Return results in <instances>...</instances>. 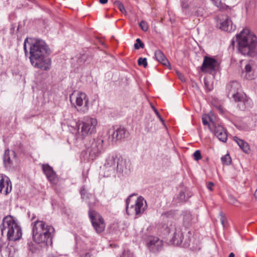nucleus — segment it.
<instances>
[{
	"label": "nucleus",
	"instance_id": "obj_1",
	"mask_svg": "<svg viewBox=\"0 0 257 257\" xmlns=\"http://www.w3.org/2000/svg\"><path fill=\"white\" fill-rule=\"evenodd\" d=\"M51 50L45 41L37 39L34 40L30 48V60L35 68L43 71H48L51 66V60L47 56Z\"/></svg>",
	"mask_w": 257,
	"mask_h": 257
},
{
	"label": "nucleus",
	"instance_id": "obj_2",
	"mask_svg": "<svg viewBox=\"0 0 257 257\" xmlns=\"http://www.w3.org/2000/svg\"><path fill=\"white\" fill-rule=\"evenodd\" d=\"M107 176L115 173L119 178L128 176L131 172V164L127 159L117 154H110L103 165Z\"/></svg>",
	"mask_w": 257,
	"mask_h": 257
},
{
	"label": "nucleus",
	"instance_id": "obj_3",
	"mask_svg": "<svg viewBox=\"0 0 257 257\" xmlns=\"http://www.w3.org/2000/svg\"><path fill=\"white\" fill-rule=\"evenodd\" d=\"M34 241L43 245L52 244L55 229L45 222L37 219L31 223Z\"/></svg>",
	"mask_w": 257,
	"mask_h": 257
},
{
	"label": "nucleus",
	"instance_id": "obj_4",
	"mask_svg": "<svg viewBox=\"0 0 257 257\" xmlns=\"http://www.w3.org/2000/svg\"><path fill=\"white\" fill-rule=\"evenodd\" d=\"M236 40L238 50L243 55L253 56L256 54V37L248 29H243L237 34Z\"/></svg>",
	"mask_w": 257,
	"mask_h": 257
},
{
	"label": "nucleus",
	"instance_id": "obj_5",
	"mask_svg": "<svg viewBox=\"0 0 257 257\" xmlns=\"http://www.w3.org/2000/svg\"><path fill=\"white\" fill-rule=\"evenodd\" d=\"M1 234L6 235L10 241L20 240L22 236L21 226L17 220L12 216L8 215L3 219L1 225Z\"/></svg>",
	"mask_w": 257,
	"mask_h": 257
},
{
	"label": "nucleus",
	"instance_id": "obj_6",
	"mask_svg": "<svg viewBox=\"0 0 257 257\" xmlns=\"http://www.w3.org/2000/svg\"><path fill=\"white\" fill-rule=\"evenodd\" d=\"M182 12L184 15L203 16L205 10L203 3L200 0H181Z\"/></svg>",
	"mask_w": 257,
	"mask_h": 257
},
{
	"label": "nucleus",
	"instance_id": "obj_7",
	"mask_svg": "<svg viewBox=\"0 0 257 257\" xmlns=\"http://www.w3.org/2000/svg\"><path fill=\"white\" fill-rule=\"evenodd\" d=\"M75 124L78 128L79 135L84 138L96 133L98 122L96 118L85 116L79 121L78 124L76 122H75Z\"/></svg>",
	"mask_w": 257,
	"mask_h": 257
},
{
	"label": "nucleus",
	"instance_id": "obj_8",
	"mask_svg": "<svg viewBox=\"0 0 257 257\" xmlns=\"http://www.w3.org/2000/svg\"><path fill=\"white\" fill-rule=\"evenodd\" d=\"M72 104L81 113H86L89 110V99L87 95L82 92H74L70 95Z\"/></svg>",
	"mask_w": 257,
	"mask_h": 257
},
{
	"label": "nucleus",
	"instance_id": "obj_9",
	"mask_svg": "<svg viewBox=\"0 0 257 257\" xmlns=\"http://www.w3.org/2000/svg\"><path fill=\"white\" fill-rule=\"evenodd\" d=\"M103 143L101 137H97L85 144L86 153H88L90 159L94 160L104 152Z\"/></svg>",
	"mask_w": 257,
	"mask_h": 257
},
{
	"label": "nucleus",
	"instance_id": "obj_10",
	"mask_svg": "<svg viewBox=\"0 0 257 257\" xmlns=\"http://www.w3.org/2000/svg\"><path fill=\"white\" fill-rule=\"evenodd\" d=\"M133 195H130L126 200V211L128 215L135 214L137 216L142 215L147 209L146 201L142 196L137 198L134 205L130 207V200Z\"/></svg>",
	"mask_w": 257,
	"mask_h": 257
},
{
	"label": "nucleus",
	"instance_id": "obj_11",
	"mask_svg": "<svg viewBox=\"0 0 257 257\" xmlns=\"http://www.w3.org/2000/svg\"><path fill=\"white\" fill-rule=\"evenodd\" d=\"M89 217L95 232L98 233L102 232L105 228L104 221L99 213L90 208L88 212Z\"/></svg>",
	"mask_w": 257,
	"mask_h": 257
},
{
	"label": "nucleus",
	"instance_id": "obj_12",
	"mask_svg": "<svg viewBox=\"0 0 257 257\" xmlns=\"http://www.w3.org/2000/svg\"><path fill=\"white\" fill-rule=\"evenodd\" d=\"M169 232L172 235L171 242L176 245H181L184 238L182 229L179 225H171L169 229Z\"/></svg>",
	"mask_w": 257,
	"mask_h": 257
},
{
	"label": "nucleus",
	"instance_id": "obj_13",
	"mask_svg": "<svg viewBox=\"0 0 257 257\" xmlns=\"http://www.w3.org/2000/svg\"><path fill=\"white\" fill-rule=\"evenodd\" d=\"M109 141L116 142L124 139L127 134L126 130L123 127H118L115 129L112 127L108 131Z\"/></svg>",
	"mask_w": 257,
	"mask_h": 257
},
{
	"label": "nucleus",
	"instance_id": "obj_14",
	"mask_svg": "<svg viewBox=\"0 0 257 257\" xmlns=\"http://www.w3.org/2000/svg\"><path fill=\"white\" fill-rule=\"evenodd\" d=\"M233 98L237 102V107L241 110L250 107L252 104L251 99L244 93L240 92Z\"/></svg>",
	"mask_w": 257,
	"mask_h": 257
},
{
	"label": "nucleus",
	"instance_id": "obj_15",
	"mask_svg": "<svg viewBox=\"0 0 257 257\" xmlns=\"http://www.w3.org/2000/svg\"><path fill=\"white\" fill-rule=\"evenodd\" d=\"M210 131L214 133L218 140L223 143H225L227 140L226 131L220 124L212 122V124H209Z\"/></svg>",
	"mask_w": 257,
	"mask_h": 257
},
{
	"label": "nucleus",
	"instance_id": "obj_16",
	"mask_svg": "<svg viewBox=\"0 0 257 257\" xmlns=\"http://www.w3.org/2000/svg\"><path fill=\"white\" fill-rule=\"evenodd\" d=\"M218 63L216 59L208 56L204 58L203 64L201 66V70L203 72L212 74L217 66Z\"/></svg>",
	"mask_w": 257,
	"mask_h": 257
},
{
	"label": "nucleus",
	"instance_id": "obj_17",
	"mask_svg": "<svg viewBox=\"0 0 257 257\" xmlns=\"http://www.w3.org/2000/svg\"><path fill=\"white\" fill-rule=\"evenodd\" d=\"M17 161V155L15 152L9 149L6 150L3 157L5 167L7 169H10L13 167L14 163Z\"/></svg>",
	"mask_w": 257,
	"mask_h": 257
},
{
	"label": "nucleus",
	"instance_id": "obj_18",
	"mask_svg": "<svg viewBox=\"0 0 257 257\" xmlns=\"http://www.w3.org/2000/svg\"><path fill=\"white\" fill-rule=\"evenodd\" d=\"M12 186L10 178L3 175H0V193L8 195L12 191Z\"/></svg>",
	"mask_w": 257,
	"mask_h": 257
},
{
	"label": "nucleus",
	"instance_id": "obj_19",
	"mask_svg": "<svg viewBox=\"0 0 257 257\" xmlns=\"http://www.w3.org/2000/svg\"><path fill=\"white\" fill-rule=\"evenodd\" d=\"M42 169L50 182L53 184H56L58 181V177L52 167L46 164L42 165Z\"/></svg>",
	"mask_w": 257,
	"mask_h": 257
},
{
	"label": "nucleus",
	"instance_id": "obj_20",
	"mask_svg": "<svg viewBox=\"0 0 257 257\" xmlns=\"http://www.w3.org/2000/svg\"><path fill=\"white\" fill-rule=\"evenodd\" d=\"M163 242L158 237L150 236L149 238L148 246L152 252H156L161 249Z\"/></svg>",
	"mask_w": 257,
	"mask_h": 257
},
{
	"label": "nucleus",
	"instance_id": "obj_21",
	"mask_svg": "<svg viewBox=\"0 0 257 257\" xmlns=\"http://www.w3.org/2000/svg\"><path fill=\"white\" fill-rule=\"evenodd\" d=\"M240 84L237 81H233L227 84L226 88L227 96L233 98L239 94L240 92H238V90L240 89Z\"/></svg>",
	"mask_w": 257,
	"mask_h": 257
},
{
	"label": "nucleus",
	"instance_id": "obj_22",
	"mask_svg": "<svg viewBox=\"0 0 257 257\" xmlns=\"http://www.w3.org/2000/svg\"><path fill=\"white\" fill-rule=\"evenodd\" d=\"M219 28L224 31L231 32L235 30V26H233L230 19L227 16L221 20L219 26Z\"/></svg>",
	"mask_w": 257,
	"mask_h": 257
},
{
	"label": "nucleus",
	"instance_id": "obj_23",
	"mask_svg": "<svg viewBox=\"0 0 257 257\" xmlns=\"http://www.w3.org/2000/svg\"><path fill=\"white\" fill-rule=\"evenodd\" d=\"M155 56L157 61L166 67L170 66V63L164 54L160 50L155 51Z\"/></svg>",
	"mask_w": 257,
	"mask_h": 257
},
{
	"label": "nucleus",
	"instance_id": "obj_24",
	"mask_svg": "<svg viewBox=\"0 0 257 257\" xmlns=\"http://www.w3.org/2000/svg\"><path fill=\"white\" fill-rule=\"evenodd\" d=\"M233 139L244 153H248L249 152V147L246 142L237 137H234Z\"/></svg>",
	"mask_w": 257,
	"mask_h": 257
},
{
	"label": "nucleus",
	"instance_id": "obj_25",
	"mask_svg": "<svg viewBox=\"0 0 257 257\" xmlns=\"http://www.w3.org/2000/svg\"><path fill=\"white\" fill-rule=\"evenodd\" d=\"M183 224L185 227L190 226L193 222L192 215L189 211H184L182 213Z\"/></svg>",
	"mask_w": 257,
	"mask_h": 257
},
{
	"label": "nucleus",
	"instance_id": "obj_26",
	"mask_svg": "<svg viewBox=\"0 0 257 257\" xmlns=\"http://www.w3.org/2000/svg\"><path fill=\"white\" fill-rule=\"evenodd\" d=\"M176 200L177 203H182V202H185L186 201V196H185L184 192H183V191L180 192V193L177 196Z\"/></svg>",
	"mask_w": 257,
	"mask_h": 257
},
{
	"label": "nucleus",
	"instance_id": "obj_27",
	"mask_svg": "<svg viewBox=\"0 0 257 257\" xmlns=\"http://www.w3.org/2000/svg\"><path fill=\"white\" fill-rule=\"evenodd\" d=\"M81 197L83 199L86 200L87 199H89L91 197H93V196L92 194H88L86 191L85 190L84 187L81 188L80 191Z\"/></svg>",
	"mask_w": 257,
	"mask_h": 257
},
{
	"label": "nucleus",
	"instance_id": "obj_28",
	"mask_svg": "<svg viewBox=\"0 0 257 257\" xmlns=\"http://www.w3.org/2000/svg\"><path fill=\"white\" fill-rule=\"evenodd\" d=\"M114 5L116 7L119 11L123 14L126 13V11L123 4L119 1H115L114 2Z\"/></svg>",
	"mask_w": 257,
	"mask_h": 257
},
{
	"label": "nucleus",
	"instance_id": "obj_29",
	"mask_svg": "<svg viewBox=\"0 0 257 257\" xmlns=\"http://www.w3.org/2000/svg\"><path fill=\"white\" fill-rule=\"evenodd\" d=\"M221 160L224 164L226 165H229L231 162V159L228 154L221 157Z\"/></svg>",
	"mask_w": 257,
	"mask_h": 257
},
{
	"label": "nucleus",
	"instance_id": "obj_30",
	"mask_svg": "<svg viewBox=\"0 0 257 257\" xmlns=\"http://www.w3.org/2000/svg\"><path fill=\"white\" fill-rule=\"evenodd\" d=\"M145 45L141 40L138 38L136 40V43L134 45L135 48L136 49H139L140 48H144Z\"/></svg>",
	"mask_w": 257,
	"mask_h": 257
},
{
	"label": "nucleus",
	"instance_id": "obj_31",
	"mask_svg": "<svg viewBox=\"0 0 257 257\" xmlns=\"http://www.w3.org/2000/svg\"><path fill=\"white\" fill-rule=\"evenodd\" d=\"M139 65H143L145 68L147 67L148 63L146 58H140L138 59Z\"/></svg>",
	"mask_w": 257,
	"mask_h": 257
},
{
	"label": "nucleus",
	"instance_id": "obj_32",
	"mask_svg": "<svg viewBox=\"0 0 257 257\" xmlns=\"http://www.w3.org/2000/svg\"><path fill=\"white\" fill-rule=\"evenodd\" d=\"M215 6L220 9H224V7L221 2V0H211Z\"/></svg>",
	"mask_w": 257,
	"mask_h": 257
},
{
	"label": "nucleus",
	"instance_id": "obj_33",
	"mask_svg": "<svg viewBox=\"0 0 257 257\" xmlns=\"http://www.w3.org/2000/svg\"><path fill=\"white\" fill-rule=\"evenodd\" d=\"M140 26L144 31H147L148 30V24L144 21H142L140 22Z\"/></svg>",
	"mask_w": 257,
	"mask_h": 257
},
{
	"label": "nucleus",
	"instance_id": "obj_34",
	"mask_svg": "<svg viewBox=\"0 0 257 257\" xmlns=\"http://www.w3.org/2000/svg\"><path fill=\"white\" fill-rule=\"evenodd\" d=\"M193 156L195 160L199 161L201 159L202 157L200 151L199 150H196L193 154Z\"/></svg>",
	"mask_w": 257,
	"mask_h": 257
},
{
	"label": "nucleus",
	"instance_id": "obj_35",
	"mask_svg": "<svg viewBox=\"0 0 257 257\" xmlns=\"http://www.w3.org/2000/svg\"><path fill=\"white\" fill-rule=\"evenodd\" d=\"M174 211L171 210L170 211L165 212L163 214V215L167 217H172L174 216Z\"/></svg>",
	"mask_w": 257,
	"mask_h": 257
},
{
	"label": "nucleus",
	"instance_id": "obj_36",
	"mask_svg": "<svg viewBox=\"0 0 257 257\" xmlns=\"http://www.w3.org/2000/svg\"><path fill=\"white\" fill-rule=\"evenodd\" d=\"M246 74H249L252 70V67L250 64H247L245 65L244 68Z\"/></svg>",
	"mask_w": 257,
	"mask_h": 257
},
{
	"label": "nucleus",
	"instance_id": "obj_37",
	"mask_svg": "<svg viewBox=\"0 0 257 257\" xmlns=\"http://www.w3.org/2000/svg\"><path fill=\"white\" fill-rule=\"evenodd\" d=\"M207 116H204L202 117V123L204 125H208V126H209V124H212V123L213 122H211V123H208V120H207Z\"/></svg>",
	"mask_w": 257,
	"mask_h": 257
},
{
	"label": "nucleus",
	"instance_id": "obj_38",
	"mask_svg": "<svg viewBox=\"0 0 257 257\" xmlns=\"http://www.w3.org/2000/svg\"><path fill=\"white\" fill-rule=\"evenodd\" d=\"M177 74L178 76L179 77V78L182 81H183V82L185 81V78L184 75L182 73H181L179 72H177Z\"/></svg>",
	"mask_w": 257,
	"mask_h": 257
},
{
	"label": "nucleus",
	"instance_id": "obj_39",
	"mask_svg": "<svg viewBox=\"0 0 257 257\" xmlns=\"http://www.w3.org/2000/svg\"><path fill=\"white\" fill-rule=\"evenodd\" d=\"M14 249V248L12 246H8L6 248V250L8 253L9 256H10L12 254V249Z\"/></svg>",
	"mask_w": 257,
	"mask_h": 257
},
{
	"label": "nucleus",
	"instance_id": "obj_40",
	"mask_svg": "<svg viewBox=\"0 0 257 257\" xmlns=\"http://www.w3.org/2000/svg\"><path fill=\"white\" fill-rule=\"evenodd\" d=\"M220 215L221 216V218H220L221 223L224 226V219H225L224 215L222 212H220Z\"/></svg>",
	"mask_w": 257,
	"mask_h": 257
},
{
	"label": "nucleus",
	"instance_id": "obj_41",
	"mask_svg": "<svg viewBox=\"0 0 257 257\" xmlns=\"http://www.w3.org/2000/svg\"><path fill=\"white\" fill-rule=\"evenodd\" d=\"M214 186V183H212V182H209L208 183V185H207V188L210 190V191H212L213 190V186Z\"/></svg>",
	"mask_w": 257,
	"mask_h": 257
},
{
	"label": "nucleus",
	"instance_id": "obj_42",
	"mask_svg": "<svg viewBox=\"0 0 257 257\" xmlns=\"http://www.w3.org/2000/svg\"><path fill=\"white\" fill-rule=\"evenodd\" d=\"M231 203L232 205L236 206H238V204H239L238 201L235 199H233L231 200Z\"/></svg>",
	"mask_w": 257,
	"mask_h": 257
},
{
	"label": "nucleus",
	"instance_id": "obj_43",
	"mask_svg": "<svg viewBox=\"0 0 257 257\" xmlns=\"http://www.w3.org/2000/svg\"><path fill=\"white\" fill-rule=\"evenodd\" d=\"M28 214L32 221L34 220L36 218V216L35 214H32L31 216L30 213L28 212Z\"/></svg>",
	"mask_w": 257,
	"mask_h": 257
},
{
	"label": "nucleus",
	"instance_id": "obj_44",
	"mask_svg": "<svg viewBox=\"0 0 257 257\" xmlns=\"http://www.w3.org/2000/svg\"><path fill=\"white\" fill-rule=\"evenodd\" d=\"M81 257H93L90 253H86L84 255H82Z\"/></svg>",
	"mask_w": 257,
	"mask_h": 257
},
{
	"label": "nucleus",
	"instance_id": "obj_45",
	"mask_svg": "<svg viewBox=\"0 0 257 257\" xmlns=\"http://www.w3.org/2000/svg\"><path fill=\"white\" fill-rule=\"evenodd\" d=\"M99 2L101 4H105L107 3L108 0H99Z\"/></svg>",
	"mask_w": 257,
	"mask_h": 257
},
{
	"label": "nucleus",
	"instance_id": "obj_46",
	"mask_svg": "<svg viewBox=\"0 0 257 257\" xmlns=\"http://www.w3.org/2000/svg\"><path fill=\"white\" fill-rule=\"evenodd\" d=\"M27 40V39H26L25 40L24 44V50L26 53L27 52V48H26V44Z\"/></svg>",
	"mask_w": 257,
	"mask_h": 257
},
{
	"label": "nucleus",
	"instance_id": "obj_47",
	"mask_svg": "<svg viewBox=\"0 0 257 257\" xmlns=\"http://www.w3.org/2000/svg\"><path fill=\"white\" fill-rule=\"evenodd\" d=\"M189 244L188 242H187V241H185V242H184V244H183V246L184 247H187V246H189Z\"/></svg>",
	"mask_w": 257,
	"mask_h": 257
},
{
	"label": "nucleus",
	"instance_id": "obj_48",
	"mask_svg": "<svg viewBox=\"0 0 257 257\" xmlns=\"http://www.w3.org/2000/svg\"><path fill=\"white\" fill-rule=\"evenodd\" d=\"M153 109H154V110L155 112L156 113V114L157 115V116H158L160 114L159 112L157 111V110L155 108L153 107Z\"/></svg>",
	"mask_w": 257,
	"mask_h": 257
},
{
	"label": "nucleus",
	"instance_id": "obj_49",
	"mask_svg": "<svg viewBox=\"0 0 257 257\" xmlns=\"http://www.w3.org/2000/svg\"><path fill=\"white\" fill-rule=\"evenodd\" d=\"M235 255L233 252H231L229 255V257H234Z\"/></svg>",
	"mask_w": 257,
	"mask_h": 257
},
{
	"label": "nucleus",
	"instance_id": "obj_50",
	"mask_svg": "<svg viewBox=\"0 0 257 257\" xmlns=\"http://www.w3.org/2000/svg\"><path fill=\"white\" fill-rule=\"evenodd\" d=\"M254 195L255 198H257V189L255 190Z\"/></svg>",
	"mask_w": 257,
	"mask_h": 257
},
{
	"label": "nucleus",
	"instance_id": "obj_51",
	"mask_svg": "<svg viewBox=\"0 0 257 257\" xmlns=\"http://www.w3.org/2000/svg\"><path fill=\"white\" fill-rule=\"evenodd\" d=\"M158 116L161 121H163V118H162V117L161 116V115L160 114Z\"/></svg>",
	"mask_w": 257,
	"mask_h": 257
},
{
	"label": "nucleus",
	"instance_id": "obj_52",
	"mask_svg": "<svg viewBox=\"0 0 257 257\" xmlns=\"http://www.w3.org/2000/svg\"><path fill=\"white\" fill-rule=\"evenodd\" d=\"M29 249L30 250H31L32 252H34V250L32 248H31L30 244H29Z\"/></svg>",
	"mask_w": 257,
	"mask_h": 257
},
{
	"label": "nucleus",
	"instance_id": "obj_53",
	"mask_svg": "<svg viewBox=\"0 0 257 257\" xmlns=\"http://www.w3.org/2000/svg\"><path fill=\"white\" fill-rule=\"evenodd\" d=\"M2 247L3 246H2L1 245H0V253L1 252L2 250Z\"/></svg>",
	"mask_w": 257,
	"mask_h": 257
},
{
	"label": "nucleus",
	"instance_id": "obj_54",
	"mask_svg": "<svg viewBox=\"0 0 257 257\" xmlns=\"http://www.w3.org/2000/svg\"><path fill=\"white\" fill-rule=\"evenodd\" d=\"M88 205L89 206L90 208H91V205L90 202H88Z\"/></svg>",
	"mask_w": 257,
	"mask_h": 257
},
{
	"label": "nucleus",
	"instance_id": "obj_55",
	"mask_svg": "<svg viewBox=\"0 0 257 257\" xmlns=\"http://www.w3.org/2000/svg\"><path fill=\"white\" fill-rule=\"evenodd\" d=\"M234 42L233 41H232V44H234Z\"/></svg>",
	"mask_w": 257,
	"mask_h": 257
}]
</instances>
